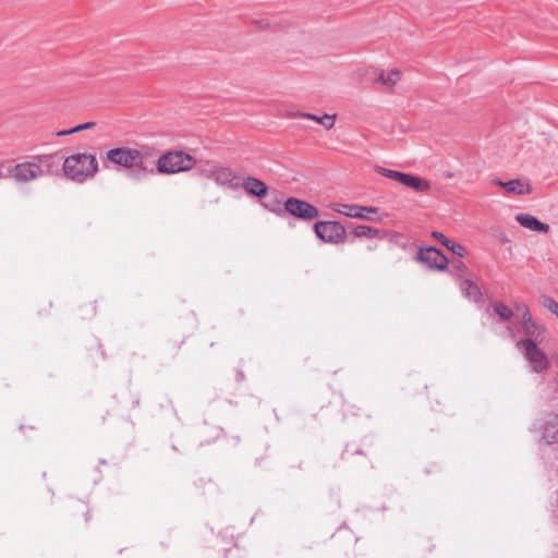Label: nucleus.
<instances>
[{
	"mask_svg": "<svg viewBox=\"0 0 558 558\" xmlns=\"http://www.w3.org/2000/svg\"><path fill=\"white\" fill-rule=\"evenodd\" d=\"M156 150L149 145L136 144L133 147H116L107 151L108 161L126 169L138 168L141 171L133 173L134 180H140L145 173H154L153 159Z\"/></svg>",
	"mask_w": 558,
	"mask_h": 558,
	"instance_id": "f257e3e1",
	"label": "nucleus"
},
{
	"mask_svg": "<svg viewBox=\"0 0 558 558\" xmlns=\"http://www.w3.org/2000/svg\"><path fill=\"white\" fill-rule=\"evenodd\" d=\"M58 161L53 155H38L32 160L5 167L7 174L17 183H28L58 170Z\"/></svg>",
	"mask_w": 558,
	"mask_h": 558,
	"instance_id": "f03ea898",
	"label": "nucleus"
},
{
	"mask_svg": "<svg viewBox=\"0 0 558 558\" xmlns=\"http://www.w3.org/2000/svg\"><path fill=\"white\" fill-rule=\"evenodd\" d=\"M97 171L98 161L92 154H73L63 161L64 175L78 183L86 181L88 178H93Z\"/></svg>",
	"mask_w": 558,
	"mask_h": 558,
	"instance_id": "7ed1b4c3",
	"label": "nucleus"
},
{
	"mask_svg": "<svg viewBox=\"0 0 558 558\" xmlns=\"http://www.w3.org/2000/svg\"><path fill=\"white\" fill-rule=\"evenodd\" d=\"M193 157L182 150L168 151L158 158L157 171L165 174L187 171L193 167Z\"/></svg>",
	"mask_w": 558,
	"mask_h": 558,
	"instance_id": "20e7f679",
	"label": "nucleus"
},
{
	"mask_svg": "<svg viewBox=\"0 0 558 558\" xmlns=\"http://www.w3.org/2000/svg\"><path fill=\"white\" fill-rule=\"evenodd\" d=\"M517 348L529 362L532 372L541 374L548 369L549 360L534 339H521L517 342Z\"/></svg>",
	"mask_w": 558,
	"mask_h": 558,
	"instance_id": "39448f33",
	"label": "nucleus"
},
{
	"mask_svg": "<svg viewBox=\"0 0 558 558\" xmlns=\"http://www.w3.org/2000/svg\"><path fill=\"white\" fill-rule=\"evenodd\" d=\"M314 232L322 241L333 244L343 242L347 235L345 228L338 221H317Z\"/></svg>",
	"mask_w": 558,
	"mask_h": 558,
	"instance_id": "423d86ee",
	"label": "nucleus"
},
{
	"mask_svg": "<svg viewBox=\"0 0 558 558\" xmlns=\"http://www.w3.org/2000/svg\"><path fill=\"white\" fill-rule=\"evenodd\" d=\"M202 175L214 180L220 186H229L234 190L240 186L234 182L238 179L236 173L229 167L210 165L202 170Z\"/></svg>",
	"mask_w": 558,
	"mask_h": 558,
	"instance_id": "0eeeda50",
	"label": "nucleus"
},
{
	"mask_svg": "<svg viewBox=\"0 0 558 558\" xmlns=\"http://www.w3.org/2000/svg\"><path fill=\"white\" fill-rule=\"evenodd\" d=\"M281 211L289 213L290 215L306 221L312 220L319 215V210L314 205L295 197H289L284 203V209H279L277 213L280 214Z\"/></svg>",
	"mask_w": 558,
	"mask_h": 558,
	"instance_id": "6e6552de",
	"label": "nucleus"
},
{
	"mask_svg": "<svg viewBox=\"0 0 558 558\" xmlns=\"http://www.w3.org/2000/svg\"><path fill=\"white\" fill-rule=\"evenodd\" d=\"M417 260L426 264L430 269L445 270L448 267V258L442 252L434 246L421 248L417 253Z\"/></svg>",
	"mask_w": 558,
	"mask_h": 558,
	"instance_id": "1a4fd4ad",
	"label": "nucleus"
},
{
	"mask_svg": "<svg viewBox=\"0 0 558 558\" xmlns=\"http://www.w3.org/2000/svg\"><path fill=\"white\" fill-rule=\"evenodd\" d=\"M331 208L341 215L363 220H373L369 216H367V214H377L379 210L377 207L373 206H360L355 204L342 203L333 204Z\"/></svg>",
	"mask_w": 558,
	"mask_h": 558,
	"instance_id": "9d476101",
	"label": "nucleus"
},
{
	"mask_svg": "<svg viewBox=\"0 0 558 558\" xmlns=\"http://www.w3.org/2000/svg\"><path fill=\"white\" fill-rule=\"evenodd\" d=\"M241 186L248 195L256 197H264L268 192L267 185L262 180L251 175L243 179Z\"/></svg>",
	"mask_w": 558,
	"mask_h": 558,
	"instance_id": "9b49d317",
	"label": "nucleus"
},
{
	"mask_svg": "<svg viewBox=\"0 0 558 558\" xmlns=\"http://www.w3.org/2000/svg\"><path fill=\"white\" fill-rule=\"evenodd\" d=\"M543 439L547 444L558 442V414H548L542 427Z\"/></svg>",
	"mask_w": 558,
	"mask_h": 558,
	"instance_id": "f8f14e48",
	"label": "nucleus"
},
{
	"mask_svg": "<svg viewBox=\"0 0 558 558\" xmlns=\"http://www.w3.org/2000/svg\"><path fill=\"white\" fill-rule=\"evenodd\" d=\"M494 183L504 187L508 193L515 195H525L530 194L532 189L529 183H523L519 179L510 180L508 182H504L500 179H495Z\"/></svg>",
	"mask_w": 558,
	"mask_h": 558,
	"instance_id": "ddd939ff",
	"label": "nucleus"
},
{
	"mask_svg": "<svg viewBox=\"0 0 558 558\" xmlns=\"http://www.w3.org/2000/svg\"><path fill=\"white\" fill-rule=\"evenodd\" d=\"M520 328L522 332L526 336L525 339H534V341H541L543 337V328L535 324L532 318V315L524 317L521 319Z\"/></svg>",
	"mask_w": 558,
	"mask_h": 558,
	"instance_id": "4468645a",
	"label": "nucleus"
},
{
	"mask_svg": "<svg viewBox=\"0 0 558 558\" xmlns=\"http://www.w3.org/2000/svg\"><path fill=\"white\" fill-rule=\"evenodd\" d=\"M515 220L524 228H527L533 231L538 232H547L549 230V226L539 221L536 217L530 214H519L515 217Z\"/></svg>",
	"mask_w": 558,
	"mask_h": 558,
	"instance_id": "2eb2a0df",
	"label": "nucleus"
},
{
	"mask_svg": "<svg viewBox=\"0 0 558 558\" xmlns=\"http://www.w3.org/2000/svg\"><path fill=\"white\" fill-rule=\"evenodd\" d=\"M460 289L463 296L469 301H473L475 303H480L482 301V291L472 280L463 279L460 283Z\"/></svg>",
	"mask_w": 558,
	"mask_h": 558,
	"instance_id": "dca6fc26",
	"label": "nucleus"
},
{
	"mask_svg": "<svg viewBox=\"0 0 558 558\" xmlns=\"http://www.w3.org/2000/svg\"><path fill=\"white\" fill-rule=\"evenodd\" d=\"M432 236L440 241L444 246H446L450 252L458 255L459 257H463L465 255L466 251L463 245L448 239L441 232L433 231Z\"/></svg>",
	"mask_w": 558,
	"mask_h": 558,
	"instance_id": "f3484780",
	"label": "nucleus"
},
{
	"mask_svg": "<svg viewBox=\"0 0 558 558\" xmlns=\"http://www.w3.org/2000/svg\"><path fill=\"white\" fill-rule=\"evenodd\" d=\"M400 77L401 73L399 70H390L388 73L379 71L376 76V81L391 88L400 81Z\"/></svg>",
	"mask_w": 558,
	"mask_h": 558,
	"instance_id": "a211bd4d",
	"label": "nucleus"
},
{
	"mask_svg": "<svg viewBox=\"0 0 558 558\" xmlns=\"http://www.w3.org/2000/svg\"><path fill=\"white\" fill-rule=\"evenodd\" d=\"M301 117L320 123L326 130H330L333 128L336 119V116L324 114L322 117H318L313 113H301Z\"/></svg>",
	"mask_w": 558,
	"mask_h": 558,
	"instance_id": "6ab92c4d",
	"label": "nucleus"
},
{
	"mask_svg": "<svg viewBox=\"0 0 558 558\" xmlns=\"http://www.w3.org/2000/svg\"><path fill=\"white\" fill-rule=\"evenodd\" d=\"M493 310L499 317L500 322H509L513 316V311L502 302H495L493 304Z\"/></svg>",
	"mask_w": 558,
	"mask_h": 558,
	"instance_id": "aec40b11",
	"label": "nucleus"
},
{
	"mask_svg": "<svg viewBox=\"0 0 558 558\" xmlns=\"http://www.w3.org/2000/svg\"><path fill=\"white\" fill-rule=\"evenodd\" d=\"M407 186L416 192H421V193H427V192H429V190L432 187V185L428 181L423 180L415 175L411 177Z\"/></svg>",
	"mask_w": 558,
	"mask_h": 558,
	"instance_id": "412c9836",
	"label": "nucleus"
},
{
	"mask_svg": "<svg viewBox=\"0 0 558 558\" xmlns=\"http://www.w3.org/2000/svg\"><path fill=\"white\" fill-rule=\"evenodd\" d=\"M353 234L356 236V238H368V239H373V238H376L379 235V230L378 229H375V228H372V227H368V226H357L354 231H353Z\"/></svg>",
	"mask_w": 558,
	"mask_h": 558,
	"instance_id": "4be33fe9",
	"label": "nucleus"
},
{
	"mask_svg": "<svg viewBox=\"0 0 558 558\" xmlns=\"http://www.w3.org/2000/svg\"><path fill=\"white\" fill-rule=\"evenodd\" d=\"M450 272L454 277L462 279L464 277V275L468 272V267L465 266V264L462 260L454 259L451 262Z\"/></svg>",
	"mask_w": 558,
	"mask_h": 558,
	"instance_id": "5701e85b",
	"label": "nucleus"
},
{
	"mask_svg": "<svg viewBox=\"0 0 558 558\" xmlns=\"http://www.w3.org/2000/svg\"><path fill=\"white\" fill-rule=\"evenodd\" d=\"M542 304L549 312L558 316V302L554 300L551 296H543Z\"/></svg>",
	"mask_w": 558,
	"mask_h": 558,
	"instance_id": "b1692460",
	"label": "nucleus"
},
{
	"mask_svg": "<svg viewBox=\"0 0 558 558\" xmlns=\"http://www.w3.org/2000/svg\"><path fill=\"white\" fill-rule=\"evenodd\" d=\"M376 172H378L379 174L388 178V179H391V180H395V181H398V177L400 174V171H396V170H390V169H387V168H384V167H380V166H377L375 168Z\"/></svg>",
	"mask_w": 558,
	"mask_h": 558,
	"instance_id": "393cba45",
	"label": "nucleus"
},
{
	"mask_svg": "<svg viewBox=\"0 0 558 558\" xmlns=\"http://www.w3.org/2000/svg\"><path fill=\"white\" fill-rule=\"evenodd\" d=\"M95 125V122H86L84 124H80L71 130H66V131H61L58 133V135H69V134H73V133H76V132H80V131H83V130H87V129H90Z\"/></svg>",
	"mask_w": 558,
	"mask_h": 558,
	"instance_id": "a878e982",
	"label": "nucleus"
},
{
	"mask_svg": "<svg viewBox=\"0 0 558 558\" xmlns=\"http://www.w3.org/2000/svg\"><path fill=\"white\" fill-rule=\"evenodd\" d=\"M514 310L517 314L521 316V319L531 315L529 306L525 303H515Z\"/></svg>",
	"mask_w": 558,
	"mask_h": 558,
	"instance_id": "bb28decb",
	"label": "nucleus"
},
{
	"mask_svg": "<svg viewBox=\"0 0 558 558\" xmlns=\"http://www.w3.org/2000/svg\"><path fill=\"white\" fill-rule=\"evenodd\" d=\"M411 177H412V174H410V173L400 172V174L398 177V182L401 183L402 185L407 186Z\"/></svg>",
	"mask_w": 558,
	"mask_h": 558,
	"instance_id": "cd10ccee",
	"label": "nucleus"
},
{
	"mask_svg": "<svg viewBox=\"0 0 558 558\" xmlns=\"http://www.w3.org/2000/svg\"><path fill=\"white\" fill-rule=\"evenodd\" d=\"M256 23L258 24L259 28H267L269 26V23L266 20L256 21Z\"/></svg>",
	"mask_w": 558,
	"mask_h": 558,
	"instance_id": "c85d7f7f",
	"label": "nucleus"
},
{
	"mask_svg": "<svg viewBox=\"0 0 558 558\" xmlns=\"http://www.w3.org/2000/svg\"><path fill=\"white\" fill-rule=\"evenodd\" d=\"M3 168H4V165H0V179H2V178L8 175L7 171L5 172L3 171Z\"/></svg>",
	"mask_w": 558,
	"mask_h": 558,
	"instance_id": "c756f323",
	"label": "nucleus"
},
{
	"mask_svg": "<svg viewBox=\"0 0 558 558\" xmlns=\"http://www.w3.org/2000/svg\"><path fill=\"white\" fill-rule=\"evenodd\" d=\"M557 318H558V315H557Z\"/></svg>",
	"mask_w": 558,
	"mask_h": 558,
	"instance_id": "7c9ffc66",
	"label": "nucleus"
}]
</instances>
